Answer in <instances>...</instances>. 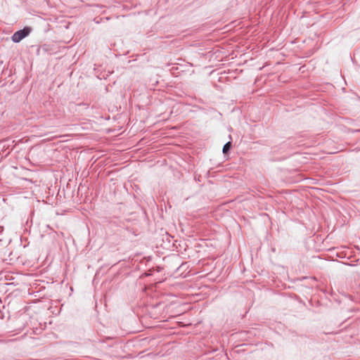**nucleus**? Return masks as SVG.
<instances>
[{
    "label": "nucleus",
    "instance_id": "obj_2",
    "mask_svg": "<svg viewBox=\"0 0 360 360\" xmlns=\"http://www.w3.org/2000/svg\"><path fill=\"white\" fill-rule=\"evenodd\" d=\"M231 146V143L230 141H229V142H228V143H226L224 146V148H223V153H227V152L229 150V149H230Z\"/></svg>",
    "mask_w": 360,
    "mask_h": 360
},
{
    "label": "nucleus",
    "instance_id": "obj_1",
    "mask_svg": "<svg viewBox=\"0 0 360 360\" xmlns=\"http://www.w3.org/2000/svg\"><path fill=\"white\" fill-rule=\"evenodd\" d=\"M31 32V28L26 27L22 30L15 32L12 36V41L15 43L20 42L22 39L29 35Z\"/></svg>",
    "mask_w": 360,
    "mask_h": 360
}]
</instances>
